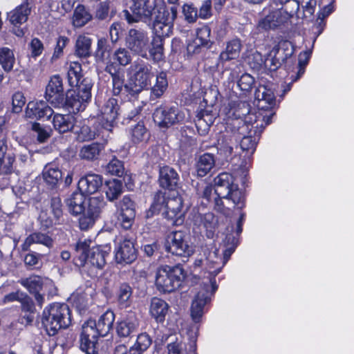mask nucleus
I'll return each mask as SVG.
<instances>
[{
  "label": "nucleus",
  "instance_id": "nucleus-28",
  "mask_svg": "<svg viewBox=\"0 0 354 354\" xmlns=\"http://www.w3.org/2000/svg\"><path fill=\"white\" fill-rule=\"evenodd\" d=\"M151 72L147 73H134L133 77L130 79V85L127 88L133 95H138L142 90L151 86V79L153 77Z\"/></svg>",
  "mask_w": 354,
  "mask_h": 354
},
{
  "label": "nucleus",
  "instance_id": "nucleus-49",
  "mask_svg": "<svg viewBox=\"0 0 354 354\" xmlns=\"http://www.w3.org/2000/svg\"><path fill=\"white\" fill-rule=\"evenodd\" d=\"M105 206V202L103 198L99 197H91L88 200V206L84 209V212L95 218H97L103 208Z\"/></svg>",
  "mask_w": 354,
  "mask_h": 354
},
{
  "label": "nucleus",
  "instance_id": "nucleus-63",
  "mask_svg": "<svg viewBox=\"0 0 354 354\" xmlns=\"http://www.w3.org/2000/svg\"><path fill=\"white\" fill-rule=\"evenodd\" d=\"M167 198L165 196V192L161 190L156 192L153 196V203L151 204L152 210L160 212L165 209Z\"/></svg>",
  "mask_w": 354,
  "mask_h": 354
},
{
  "label": "nucleus",
  "instance_id": "nucleus-58",
  "mask_svg": "<svg viewBox=\"0 0 354 354\" xmlns=\"http://www.w3.org/2000/svg\"><path fill=\"white\" fill-rule=\"evenodd\" d=\"M31 130L37 133V140L41 142H45L51 136V130L44 128L38 122L31 123Z\"/></svg>",
  "mask_w": 354,
  "mask_h": 354
},
{
  "label": "nucleus",
  "instance_id": "nucleus-7",
  "mask_svg": "<svg viewBox=\"0 0 354 354\" xmlns=\"http://www.w3.org/2000/svg\"><path fill=\"white\" fill-rule=\"evenodd\" d=\"M156 7L155 3L150 0H131L129 10H124L121 17L129 24L140 21L151 23Z\"/></svg>",
  "mask_w": 354,
  "mask_h": 354
},
{
  "label": "nucleus",
  "instance_id": "nucleus-15",
  "mask_svg": "<svg viewBox=\"0 0 354 354\" xmlns=\"http://www.w3.org/2000/svg\"><path fill=\"white\" fill-rule=\"evenodd\" d=\"M122 113L120 105L117 99H108L101 109V124L102 127L111 131L117 124V120Z\"/></svg>",
  "mask_w": 354,
  "mask_h": 354
},
{
  "label": "nucleus",
  "instance_id": "nucleus-35",
  "mask_svg": "<svg viewBox=\"0 0 354 354\" xmlns=\"http://www.w3.org/2000/svg\"><path fill=\"white\" fill-rule=\"evenodd\" d=\"M168 310L169 305L165 300L158 297L151 299L149 312L157 322L162 323L165 321Z\"/></svg>",
  "mask_w": 354,
  "mask_h": 354
},
{
  "label": "nucleus",
  "instance_id": "nucleus-40",
  "mask_svg": "<svg viewBox=\"0 0 354 354\" xmlns=\"http://www.w3.org/2000/svg\"><path fill=\"white\" fill-rule=\"evenodd\" d=\"M234 138L228 129V122L227 123L226 133L221 135L218 138L217 149L221 154H223L226 158L232 155L233 147L232 146Z\"/></svg>",
  "mask_w": 354,
  "mask_h": 354
},
{
  "label": "nucleus",
  "instance_id": "nucleus-41",
  "mask_svg": "<svg viewBox=\"0 0 354 354\" xmlns=\"http://www.w3.org/2000/svg\"><path fill=\"white\" fill-rule=\"evenodd\" d=\"M214 157L211 153H204L201 156L196 163L197 175L200 177L206 176L214 167Z\"/></svg>",
  "mask_w": 354,
  "mask_h": 354
},
{
  "label": "nucleus",
  "instance_id": "nucleus-62",
  "mask_svg": "<svg viewBox=\"0 0 354 354\" xmlns=\"http://www.w3.org/2000/svg\"><path fill=\"white\" fill-rule=\"evenodd\" d=\"M124 165L118 159H112L106 166V171L111 175L122 176L124 174Z\"/></svg>",
  "mask_w": 354,
  "mask_h": 354
},
{
  "label": "nucleus",
  "instance_id": "nucleus-21",
  "mask_svg": "<svg viewBox=\"0 0 354 354\" xmlns=\"http://www.w3.org/2000/svg\"><path fill=\"white\" fill-rule=\"evenodd\" d=\"M179 180V175L174 168L169 166H163L160 168L158 183L161 187L175 190L178 186Z\"/></svg>",
  "mask_w": 354,
  "mask_h": 354
},
{
  "label": "nucleus",
  "instance_id": "nucleus-5",
  "mask_svg": "<svg viewBox=\"0 0 354 354\" xmlns=\"http://www.w3.org/2000/svg\"><path fill=\"white\" fill-rule=\"evenodd\" d=\"M185 277V271L180 264L174 266L165 265L158 268L155 284L159 292L170 293L180 288Z\"/></svg>",
  "mask_w": 354,
  "mask_h": 354
},
{
  "label": "nucleus",
  "instance_id": "nucleus-36",
  "mask_svg": "<svg viewBox=\"0 0 354 354\" xmlns=\"http://www.w3.org/2000/svg\"><path fill=\"white\" fill-rule=\"evenodd\" d=\"M85 194L80 191L74 192L66 200L68 211L74 215L81 214L85 209Z\"/></svg>",
  "mask_w": 354,
  "mask_h": 354
},
{
  "label": "nucleus",
  "instance_id": "nucleus-50",
  "mask_svg": "<svg viewBox=\"0 0 354 354\" xmlns=\"http://www.w3.org/2000/svg\"><path fill=\"white\" fill-rule=\"evenodd\" d=\"M279 46H275L274 47H273V48L269 53L268 57L266 58V59L264 62L265 66L271 71H275L282 64L283 58L281 59L280 57H277V55L279 53Z\"/></svg>",
  "mask_w": 354,
  "mask_h": 354
},
{
  "label": "nucleus",
  "instance_id": "nucleus-9",
  "mask_svg": "<svg viewBox=\"0 0 354 354\" xmlns=\"http://www.w3.org/2000/svg\"><path fill=\"white\" fill-rule=\"evenodd\" d=\"M165 250L177 257H188L194 253L189 245V236L183 231H175L167 236L165 243Z\"/></svg>",
  "mask_w": 354,
  "mask_h": 354
},
{
  "label": "nucleus",
  "instance_id": "nucleus-61",
  "mask_svg": "<svg viewBox=\"0 0 354 354\" xmlns=\"http://www.w3.org/2000/svg\"><path fill=\"white\" fill-rule=\"evenodd\" d=\"M213 190L214 191V187L204 183L201 184L197 183L196 185V191L198 196L206 200L208 203L211 201Z\"/></svg>",
  "mask_w": 354,
  "mask_h": 354
},
{
  "label": "nucleus",
  "instance_id": "nucleus-37",
  "mask_svg": "<svg viewBox=\"0 0 354 354\" xmlns=\"http://www.w3.org/2000/svg\"><path fill=\"white\" fill-rule=\"evenodd\" d=\"M216 119L215 113L207 109L200 111L195 120L196 127L201 134H206Z\"/></svg>",
  "mask_w": 354,
  "mask_h": 354
},
{
  "label": "nucleus",
  "instance_id": "nucleus-39",
  "mask_svg": "<svg viewBox=\"0 0 354 354\" xmlns=\"http://www.w3.org/2000/svg\"><path fill=\"white\" fill-rule=\"evenodd\" d=\"M24 287L30 294L42 292L45 285V279L38 275H31L29 277L22 278L18 281Z\"/></svg>",
  "mask_w": 354,
  "mask_h": 354
},
{
  "label": "nucleus",
  "instance_id": "nucleus-34",
  "mask_svg": "<svg viewBox=\"0 0 354 354\" xmlns=\"http://www.w3.org/2000/svg\"><path fill=\"white\" fill-rule=\"evenodd\" d=\"M114 321V313L111 310H108L100 317L97 322L95 321L94 330L98 332L100 336L104 337L113 328Z\"/></svg>",
  "mask_w": 354,
  "mask_h": 354
},
{
  "label": "nucleus",
  "instance_id": "nucleus-12",
  "mask_svg": "<svg viewBox=\"0 0 354 354\" xmlns=\"http://www.w3.org/2000/svg\"><path fill=\"white\" fill-rule=\"evenodd\" d=\"M34 6V0H24L20 5L7 13V19L16 27L14 33L17 37H23L24 31L19 26L26 23Z\"/></svg>",
  "mask_w": 354,
  "mask_h": 354
},
{
  "label": "nucleus",
  "instance_id": "nucleus-27",
  "mask_svg": "<svg viewBox=\"0 0 354 354\" xmlns=\"http://www.w3.org/2000/svg\"><path fill=\"white\" fill-rule=\"evenodd\" d=\"M183 200L181 196L177 195L172 198H168L162 215L168 220H174L180 218L183 215L182 209Z\"/></svg>",
  "mask_w": 354,
  "mask_h": 354
},
{
  "label": "nucleus",
  "instance_id": "nucleus-44",
  "mask_svg": "<svg viewBox=\"0 0 354 354\" xmlns=\"http://www.w3.org/2000/svg\"><path fill=\"white\" fill-rule=\"evenodd\" d=\"M92 19L91 15L83 5H78L73 12V24L77 28H81Z\"/></svg>",
  "mask_w": 354,
  "mask_h": 354
},
{
  "label": "nucleus",
  "instance_id": "nucleus-26",
  "mask_svg": "<svg viewBox=\"0 0 354 354\" xmlns=\"http://www.w3.org/2000/svg\"><path fill=\"white\" fill-rule=\"evenodd\" d=\"M75 92L73 89H69L66 93V103L64 108L69 113H75L84 111L88 101Z\"/></svg>",
  "mask_w": 354,
  "mask_h": 354
},
{
  "label": "nucleus",
  "instance_id": "nucleus-31",
  "mask_svg": "<svg viewBox=\"0 0 354 354\" xmlns=\"http://www.w3.org/2000/svg\"><path fill=\"white\" fill-rule=\"evenodd\" d=\"M189 219L195 225H203L209 233L212 232V229L215 225L214 215L211 212L201 214L198 210L193 209L189 214Z\"/></svg>",
  "mask_w": 354,
  "mask_h": 354
},
{
  "label": "nucleus",
  "instance_id": "nucleus-45",
  "mask_svg": "<svg viewBox=\"0 0 354 354\" xmlns=\"http://www.w3.org/2000/svg\"><path fill=\"white\" fill-rule=\"evenodd\" d=\"M111 48L105 38L97 40V49L95 52V58L97 63H105L110 58Z\"/></svg>",
  "mask_w": 354,
  "mask_h": 354
},
{
  "label": "nucleus",
  "instance_id": "nucleus-55",
  "mask_svg": "<svg viewBox=\"0 0 354 354\" xmlns=\"http://www.w3.org/2000/svg\"><path fill=\"white\" fill-rule=\"evenodd\" d=\"M152 46L153 47L148 50L151 57L155 62L160 61L163 57V39L154 37Z\"/></svg>",
  "mask_w": 354,
  "mask_h": 354
},
{
  "label": "nucleus",
  "instance_id": "nucleus-32",
  "mask_svg": "<svg viewBox=\"0 0 354 354\" xmlns=\"http://www.w3.org/2000/svg\"><path fill=\"white\" fill-rule=\"evenodd\" d=\"M177 8L172 6L170 9L166 8L165 6H156L155 12L153 14V23H160L167 24H173L177 17Z\"/></svg>",
  "mask_w": 354,
  "mask_h": 354
},
{
  "label": "nucleus",
  "instance_id": "nucleus-33",
  "mask_svg": "<svg viewBox=\"0 0 354 354\" xmlns=\"http://www.w3.org/2000/svg\"><path fill=\"white\" fill-rule=\"evenodd\" d=\"M54 129L59 133H64L73 130L75 118L71 114H55L53 118Z\"/></svg>",
  "mask_w": 354,
  "mask_h": 354
},
{
  "label": "nucleus",
  "instance_id": "nucleus-52",
  "mask_svg": "<svg viewBox=\"0 0 354 354\" xmlns=\"http://www.w3.org/2000/svg\"><path fill=\"white\" fill-rule=\"evenodd\" d=\"M210 28L208 26L202 27L198 29L196 37L194 39L195 41H197L205 49L209 48L212 44L210 40Z\"/></svg>",
  "mask_w": 354,
  "mask_h": 354
},
{
  "label": "nucleus",
  "instance_id": "nucleus-11",
  "mask_svg": "<svg viewBox=\"0 0 354 354\" xmlns=\"http://www.w3.org/2000/svg\"><path fill=\"white\" fill-rule=\"evenodd\" d=\"M126 46L133 53L142 57H147L149 49V39L147 32L142 29L131 28L125 38Z\"/></svg>",
  "mask_w": 354,
  "mask_h": 354
},
{
  "label": "nucleus",
  "instance_id": "nucleus-64",
  "mask_svg": "<svg viewBox=\"0 0 354 354\" xmlns=\"http://www.w3.org/2000/svg\"><path fill=\"white\" fill-rule=\"evenodd\" d=\"M152 344V338L146 332L140 333L136 338L133 346L147 351Z\"/></svg>",
  "mask_w": 354,
  "mask_h": 354
},
{
  "label": "nucleus",
  "instance_id": "nucleus-29",
  "mask_svg": "<svg viewBox=\"0 0 354 354\" xmlns=\"http://www.w3.org/2000/svg\"><path fill=\"white\" fill-rule=\"evenodd\" d=\"M33 244H41L50 248L53 245V240L47 234L40 232H33L28 236L22 243V251H30V248Z\"/></svg>",
  "mask_w": 354,
  "mask_h": 354
},
{
  "label": "nucleus",
  "instance_id": "nucleus-54",
  "mask_svg": "<svg viewBox=\"0 0 354 354\" xmlns=\"http://www.w3.org/2000/svg\"><path fill=\"white\" fill-rule=\"evenodd\" d=\"M279 9L285 14L288 15V19L290 20L297 15L298 18L301 17L299 15V2L297 0H288L284 3Z\"/></svg>",
  "mask_w": 354,
  "mask_h": 354
},
{
  "label": "nucleus",
  "instance_id": "nucleus-23",
  "mask_svg": "<svg viewBox=\"0 0 354 354\" xmlns=\"http://www.w3.org/2000/svg\"><path fill=\"white\" fill-rule=\"evenodd\" d=\"M62 172L59 167L53 163L45 165L42 171V177L48 189H57L62 183Z\"/></svg>",
  "mask_w": 354,
  "mask_h": 354
},
{
  "label": "nucleus",
  "instance_id": "nucleus-13",
  "mask_svg": "<svg viewBox=\"0 0 354 354\" xmlns=\"http://www.w3.org/2000/svg\"><path fill=\"white\" fill-rule=\"evenodd\" d=\"M292 24L288 15H285L279 8L271 10L269 13L258 23V28L263 30H285Z\"/></svg>",
  "mask_w": 354,
  "mask_h": 354
},
{
  "label": "nucleus",
  "instance_id": "nucleus-42",
  "mask_svg": "<svg viewBox=\"0 0 354 354\" xmlns=\"http://www.w3.org/2000/svg\"><path fill=\"white\" fill-rule=\"evenodd\" d=\"M92 39L86 35H80L75 42V55L80 58L91 55Z\"/></svg>",
  "mask_w": 354,
  "mask_h": 354
},
{
  "label": "nucleus",
  "instance_id": "nucleus-16",
  "mask_svg": "<svg viewBox=\"0 0 354 354\" xmlns=\"http://www.w3.org/2000/svg\"><path fill=\"white\" fill-rule=\"evenodd\" d=\"M138 251L134 243L129 239H124L120 241L115 249V259L118 263L131 264L136 260Z\"/></svg>",
  "mask_w": 354,
  "mask_h": 354
},
{
  "label": "nucleus",
  "instance_id": "nucleus-25",
  "mask_svg": "<svg viewBox=\"0 0 354 354\" xmlns=\"http://www.w3.org/2000/svg\"><path fill=\"white\" fill-rule=\"evenodd\" d=\"M255 102L259 109L268 110L275 104V96L273 91L266 86L260 85L254 93Z\"/></svg>",
  "mask_w": 354,
  "mask_h": 354
},
{
  "label": "nucleus",
  "instance_id": "nucleus-46",
  "mask_svg": "<svg viewBox=\"0 0 354 354\" xmlns=\"http://www.w3.org/2000/svg\"><path fill=\"white\" fill-rule=\"evenodd\" d=\"M15 63L13 51L8 47L0 48V64L6 73L10 72Z\"/></svg>",
  "mask_w": 354,
  "mask_h": 354
},
{
  "label": "nucleus",
  "instance_id": "nucleus-60",
  "mask_svg": "<svg viewBox=\"0 0 354 354\" xmlns=\"http://www.w3.org/2000/svg\"><path fill=\"white\" fill-rule=\"evenodd\" d=\"M45 98L55 108H64L66 95L64 91L45 95Z\"/></svg>",
  "mask_w": 354,
  "mask_h": 354
},
{
  "label": "nucleus",
  "instance_id": "nucleus-24",
  "mask_svg": "<svg viewBox=\"0 0 354 354\" xmlns=\"http://www.w3.org/2000/svg\"><path fill=\"white\" fill-rule=\"evenodd\" d=\"M133 288L128 282H120L115 286V300L120 309L129 307L132 303Z\"/></svg>",
  "mask_w": 354,
  "mask_h": 354
},
{
  "label": "nucleus",
  "instance_id": "nucleus-56",
  "mask_svg": "<svg viewBox=\"0 0 354 354\" xmlns=\"http://www.w3.org/2000/svg\"><path fill=\"white\" fill-rule=\"evenodd\" d=\"M113 59L116 60L120 66H126L131 63V55L128 48H120L114 52Z\"/></svg>",
  "mask_w": 354,
  "mask_h": 354
},
{
  "label": "nucleus",
  "instance_id": "nucleus-20",
  "mask_svg": "<svg viewBox=\"0 0 354 354\" xmlns=\"http://www.w3.org/2000/svg\"><path fill=\"white\" fill-rule=\"evenodd\" d=\"M53 113V109L44 100L30 102L26 109V117L34 120L49 119Z\"/></svg>",
  "mask_w": 354,
  "mask_h": 354
},
{
  "label": "nucleus",
  "instance_id": "nucleus-22",
  "mask_svg": "<svg viewBox=\"0 0 354 354\" xmlns=\"http://www.w3.org/2000/svg\"><path fill=\"white\" fill-rule=\"evenodd\" d=\"M102 185V178L100 175L88 174L80 179L77 188L84 194L91 195L97 192Z\"/></svg>",
  "mask_w": 354,
  "mask_h": 354
},
{
  "label": "nucleus",
  "instance_id": "nucleus-43",
  "mask_svg": "<svg viewBox=\"0 0 354 354\" xmlns=\"http://www.w3.org/2000/svg\"><path fill=\"white\" fill-rule=\"evenodd\" d=\"M168 87L167 73L164 71L160 72L156 75V84L151 88V98L156 100L160 97Z\"/></svg>",
  "mask_w": 354,
  "mask_h": 354
},
{
  "label": "nucleus",
  "instance_id": "nucleus-1",
  "mask_svg": "<svg viewBox=\"0 0 354 354\" xmlns=\"http://www.w3.org/2000/svg\"><path fill=\"white\" fill-rule=\"evenodd\" d=\"M215 209L223 214H227V210L237 207L242 209L245 206V198L243 192L234 183V176L229 173L223 172L214 180Z\"/></svg>",
  "mask_w": 354,
  "mask_h": 354
},
{
  "label": "nucleus",
  "instance_id": "nucleus-30",
  "mask_svg": "<svg viewBox=\"0 0 354 354\" xmlns=\"http://www.w3.org/2000/svg\"><path fill=\"white\" fill-rule=\"evenodd\" d=\"M104 151V145L100 142L84 145L80 149L79 156L82 160L95 161L100 158Z\"/></svg>",
  "mask_w": 354,
  "mask_h": 354
},
{
  "label": "nucleus",
  "instance_id": "nucleus-17",
  "mask_svg": "<svg viewBox=\"0 0 354 354\" xmlns=\"http://www.w3.org/2000/svg\"><path fill=\"white\" fill-rule=\"evenodd\" d=\"M120 214L118 219L122 227L125 230L131 227L136 217V209L133 201L128 196H124L118 204Z\"/></svg>",
  "mask_w": 354,
  "mask_h": 354
},
{
  "label": "nucleus",
  "instance_id": "nucleus-59",
  "mask_svg": "<svg viewBox=\"0 0 354 354\" xmlns=\"http://www.w3.org/2000/svg\"><path fill=\"white\" fill-rule=\"evenodd\" d=\"M334 0H319V6L322 7V8L318 12V20H320L319 22V26H321L324 22V20L326 17H327L330 13H332L333 9V3Z\"/></svg>",
  "mask_w": 354,
  "mask_h": 354
},
{
  "label": "nucleus",
  "instance_id": "nucleus-8",
  "mask_svg": "<svg viewBox=\"0 0 354 354\" xmlns=\"http://www.w3.org/2000/svg\"><path fill=\"white\" fill-rule=\"evenodd\" d=\"M82 71V66L80 63L71 62L67 72V80L69 86L74 88L73 89L75 92L89 102L91 99V89L93 84L91 78L84 77Z\"/></svg>",
  "mask_w": 354,
  "mask_h": 354
},
{
  "label": "nucleus",
  "instance_id": "nucleus-48",
  "mask_svg": "<svg viewBox=\"0 0 354 354\" xmlns=\"http://www.w3.org/2000/svg\"><path fill=\"white\" fill-rule=\"evenodd\" d=\"M106 196L109 201H113L122 193V183L121 180L113 179L106 182Z\"/></svg>",
  "mask_w": 354,
  "mask_h": 354
},
{
  "label": "nucleus",
  "instance_id": "nucleus-57",
  "mask_svg": "<svg viewBox=\"0 0 354 354\" xmlns=\"http://www.w3.org/2000/svg\"><path fill=\"white\" fill-rule=\"evenodd\" d=\"M63 90L62 80L59 75H56L50 78L48 85L46 86L45 95L63 91Z\"/></svg>",
  "mask_w": 354,
  "mask_h": 354
},
{
  "label": "nucleus",
  "instance_id": "nucleus-10",
  "mask_svg": "<svg viewBox=\"0 0 354 354\" xmlns=\"http://www.w3.org/2000/svg\"><path fill=\"white\" fill-rule=\"evenodd\" d=\"M153 118L160 127L168 128L183 122L185 115L177 106H161L155 110Z\"/></svg>",
  "mask_w": 354,
  "mask_h": 354
},
{
  "label": "nucleus",
  "instance_id": "nucleus-51",
  "mask_svg": "<svg viewBox=\"0 0 354 354\" xmlns=\"http://www.w3.org/2000/svg\"><path fill=\"white\" fill-rule=\"evenodd\" d=\"M131 140L134 143L147 141L149 137L147 129L142 122H138L131 131Z\"/></svg>",
  "mask_w": 354,
  "mask_h": 354
},
{
  "label": "nucleus",
  "instance_id": "nucleus-2",
  "mask_svg": "<svg viewBox=\"0 0 354 354\" xmlns=\"http://www.w3.org/2000/svg\"><path fill=\"white\" fill-rule=\"evenodd\" d=\"M236 112L237 118L228 121V129L233 134L234 141L240 140L241 149L252 154L256 149L258 138L262 130H258V124L254 127L242 119V116H246L250 113L249 105L247 103H239Z\"/></svg>",
  "mask_w": 354,
  "mask_h": 354
},
{
  "label": "nucleus",
  "instance_id": "nucleus-4",
  "mask_svg": "<svg viewBox=\"0 0 354 354\" xmlns=\"http://www.w3.org/2000/svg\"><path fill=\"white\" fill-rule=\"evenodd\" d=\"M221 268L209 270L204 276L201 284V289L198 292L191 306V315L194 322H200L203 315V308L208 304L218 288L216 276L221 272Z\"/></svg>",
  "mask_w": 354,
  "mask_h": 354
},
{
  "label": "nucleus",
  "instance_id": "nucleus-38",
  "mask_svg": "<svg viewBox=\"0 0 354 354\" xmlns=\"http://www.w3.org/2000/svg\"><path fill=\"white\" fill-rule=\"evenodd\" d=\"M241 48L242 44L240 39L237 37L234 38L227 42L226 48L221 53L219 59L222 62L236 59L240 55Z\"/></svg>",
  "mask_w": 354,
  "mask_h": 354
},
{
  "label": "nucleus",
  "instance_id": "nucleus-53",
  "mask_svg": "<svg viewBox=\"0 0 354 354\" xmlns=\"http://www.w3.org/2000/svg\"><path fill=\"white\" fill-rule=\"evenodd\" d=\"M153 30L156 35L155 38L164 39L165 37H169L173 31V24L153 23Z\"/></svg>",
  "mask_w": 354,
  "mask_h": 354
},
{
  "label": "nucleus",
  "instance_id": "nucleus-18",
  "mask_svg": "<svg viewBox=\"0 0 354 354\" xmlns=\"http://www.w3.org/2000/svg\"><path fill=\"white\" fill-rule=\"evenodd\" d=\"M139 320L134 312H128L116 323V333L120 337H131L138 331Z\"/></svg>",
  "mask_w": 354,
  "mask_h": 354
},
{
  "label": "nucleus",
  "instance_id": "nucleus-14",
  "mask_svg": "<svg viewBox=\"0 0 354 354\" xmlns=\"http://www.w3.org/2000/svg\"><path fill=\"white\" fill-rule=\"evenodd\" d=\"M95 320H88L82 327L80 336V348L86 354H97V341L100 335L94 330Z\"/></svg>",
  "mask_w": 354,
  "mask_h": 354
},
{
  "label": "nucleus",
  "instance_id": "nucleus-3",
  "mask_svg": "<svg viewBox=\"0 0 354 354\" xmlns=\"http://www.w3.org/2000/svg\"><path fill=\"white\" fill-rule=\"evenodd\" d=\"M42 325L50 336L55 335L59 330L68 328L71 324V315L66 304L54 303L43 312Z\"/></svg>",
  "mask_w": 354,
  "mask_h": 354
},
{
  "label": "nucleus",
  "instance_id": "nucleus-47",
  "mask_svg": "<svg viewBox=\"0 0 354 354\" xmlns=\"http://www.w3.org/2000/svg\"><path fill=\"white\" fill-rule=\"evenodd\" d=\"M113 93L114 95H125L127 96L136 97L133 93L127 88L130 85V79L124 84V79L120 75L112 77Z\"/></svg>",
  "mask_w": 354,
  "mask_h": 354
},
{
  "label": "nucleus",
  "instance_id": "nucleus-19",
  "mask_svg": "<svg viewBox=\"0 0 354 354\" xmlns=\"http://www.w3.org/2000/svg\"><path fill=\"white\" fill-rule=\"evenodd\" d=\"M15 154L7 139L0 140V174H8L13 171Z\"/></svg>",
  "mask_w": 354,
  "mask_h": 354
},
{
  "label": "nucleus",
  "instance_id": "nucleus-6",
  "mask_svg": "<svg viewBox=\"0 0 354 354\" xmlns=\"http://www.w3.org/2000/svg\"><path fill=\"white\" fill-rule=\"evenodd\" d=\"M91 242L84 240L78 241L75 246L77 256L82 266H91L94 268L101 270L106 263V258L111 252L108 245H98L90 248Z\"/></svg>",
  "mask_w": 354,
  "mask_h": 354
}]
</instances>
